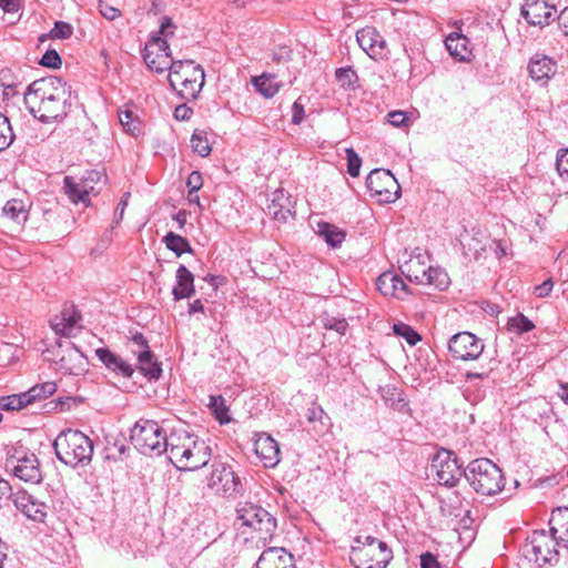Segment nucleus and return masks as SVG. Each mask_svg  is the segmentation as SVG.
Wrapping results in <instances>:
<instances>
[{"mask_svg": "<svg viewBox=\"0 0 568 568\" xmlns=\"http://www.w3.org/2000/svg\"><path fill=\"white\" fill-rule=\"evenodd\" d=\"M71 87L61 78L50 75L30 83L24 93L29 112L43 123L67 116L71 108Z\"/></svg>", "mask_w": 568, "mask_h": 568, "instance_id": "obj_1", "label": "nucleus"}, {"mask_svg": "<svg viewBox=\"0 0 568 568\" xmlns=\"http://www.w3.org/2000/svg\"><path fill=\"white\" fill-rule=\"evenodd\" d=\"M58 459L70 467L88 465L93 455V442L80 430H62L53 443Z\"/></svg>", "mask_w": 568, "mask_h": 568, "instance_id": "obj_2", "label": "nucleus"}, {"mask_svg": "<svg viewBox=\"0 0 568 568\" xmlns=\"http://www.w3.org/2000/svg\"><path fill=\"white\" fill-rule=\"evenodd\" d=\"M464 477L481 496H495L505 487L501 469L488 458L471 460L464 469Z\"/></svg>", "mask_w": 568, "mask_h": 568, "instance_id": "obj_3", "label": "nucleus"}, {"mask_svg": "<svg viewBox=\"0 0 568 568\" xmlns=\"http://www.w3.org/2000/svg\"><path fill=\"white\" fill-rule=\"evenodd\" d=\"M168 80L182 99L190 101L195 100L201 92L205 73L200 64H194L191 60H176Z\"/></svg>", "mask_w": 568, "mask_h": 568, "instance_id": "obj_4", "label": "nucleus"}, {"mask_svg": "<svg viewBox=\"0 0 568 568\" xmlns=\"http://www.w3.org/2000/svg\"><path fill=\"white\" fill-rule=\"evenodd\" d=\"M168 433L155 420L139 419L131 429L130 439L143 455L161 456L165 452Z\"/></svg>", "mask_w": 568, "mask_h": 568, "instance_id": "obj_5", "label": "nucleus"}, {"mask_svg": "<svg viewBox=\"0 0 568 568\" xmlns=\"http://www.w3.org/2000/svg\"><path fill=\"white\" fill-rule=\"evenodd\" d=\"M6 468L14 477L26 483L39 484L42 481V471L37 455L22 445L8 448Z\"/></svg>", "mask_w": 568, "mask_h": 568, "instance_id": "obj_6", "label": "nucleus"}, {"mask_svg": "<svg viewBox=\"0 0 568 568\" xmlns=\"http://www.w3.org/2000/svg\"><path fill=\"white\" fill-rule=\"evenodd\" d=\"M558 544L557 536L536 530L524 547L525 556L540 568L546 565L554 566L559 561Z\"/></svg>", "mask_w": 568, "mask_h": 568, "instance_id": "obj_7", "label": "nucleus"}, {"mask_svg": "<svg viewBox=\"0 0 568 568\" xmlns=\"http://www.w3.org/2000/svg\"><path fill=\"white\" fill-rule=\"evenodd\" d=\"M236 514L241 525L258 532L261 539L272 537L276 529V519L258 505L252 503L239 504Z\"/></svg>", "mask_w": 568, "mask_h": 568, "instance_id": "obj_8", "label": "nucleus"}, {"mask_svg": "<svg viewBox=\"0 0 568 568\" xmlns=\"http://www.w3.org/2000/svg\"><path fill=\"white\" fill-rule=\"evenodd\" d=\"M430 468L438 484L448 488L455 487L464 475L463 466L455 453L445 448H440L434 455Z\"/></svg>", "mask_w": 568, "mask_h": 568, "instance_id": "obj_9", "label": "nucleus"}, {"mask_svg": "<svg viewBox=\"0 0 568 568\" xmlns=\"http://www.w3.org/2000/svg\"><path fill=\"white\" fill-rule=\"evenodd\" d=\"M366 187L379 203H393L400 194V185L389 170L374 169L366 178Z\"/></svg>", "mask_w": 568, "mask_h": 568, "instance_id": "obj_10", "label": "nucleus"}, {"mask_svg": "<svg viewBox=\"0 0 568 568\" xmlns=\"http://www.w3.org/2000/svg\"><path fill=\"white\" fill-rule=\"evenodd\" d=\"M207 486L217 495L226 498H235L243 489L242 483L232 467L221 462L213 463Z\"/></svg>", "mask_w": 568, "mask_h": 568, "instance_id": "obj_11", "label": "nucleus"}, {"mask_svg": "<svg viewBox=\"0 0 568 568\" xmlns=\"http://www.w3.org/2000/svg\"><path fill=\"white\" fill-rule=\"evenodd\" d=\"M103 178H105L103 171L97 169L85 171L79 182L68 175L63 180L64 193L71 202L88 206L90 194L95 192V184L102 182Z\"/></svg>", "mask_w": 568, "mask_h": 568, "instance_id": "obj_12", "label": "nucleus"}, {"mask_svg": "<svg viewBox=\"0 0 568 568\" xmlns=\"http://www.w3.org/2000/svg\"><path fill=\"white\" fill-rule=\"evenodd\" d=\"M393 558L385 542L371 547H352L349 559L356 568H386Z\"/></svg>", "mask_w": 568, "mask_h": 568, "instance_id": "obj_13", "label": "nucleus"}, {"mask_svg": "<svg viewBox=\"0 0 568 568\" xmlns=\"http://www.w3.org/2000/svg\"><path fill=\"white\" fill-rule=\"evenodd\" d=\"M143 59L146 65L156 73H162L166 70L172 72L175 63V60L171 57L166 40L159 36H153L145 44Z\"/></svg>", "mask_w": 568, "mask_h": 568, "instance_id": "obj_14", "label": "nucleus"}, {"mask_svg": "<svg viewBox=\"0 0 568 568\" xmlns=\"http://www.w3.org/2000/svg\"><path fill=\"white\" fill-rule=\"evenodd\" d=\"M484 348V342L470 332H459L448 342V351L455 359L475 361Z\"/></svg>", "mask_w": 568, "mask_h": 568, "instance_id": "obj_15", "label": "nucleus"}, {"mask_svg": "<svg viewBox=\"0 0 568 568\" xmlns=\"http://www.w3.org/2000/svg\"><path fill=\"white\" fill-rule=\"evenodd\" d=\"M181 459H175L173 465L179 470H196L204 467L211 459V448L205 440L197 436L186 445L181 454Z\"/></svg>", "mask_w": 568, "mask_h": 568, "instance_id": "obj_16", "label": "nucleus"}, {"mask_svg": "<svg viewBox=\"0 0 568 568\" xmlns=\"http://www.w3.org/2000/svg\"><path fill=\"white\" fill-rule=\"evenodd\" d=\"M58 359L54 362L55 369L62 374L81 375L88 371V359L84 354L72 343L59 344Z\"/></svg>", "mask_w": 568, "mask_h": 568, "instance_id": "obj_17", "label": "nucleus"}, {"mask_svg": "<svg viewBox=\"0 0 568 568\" xmlns=\"http://www.w3.org/2000/svg\"><path fill=\"white\" fill-rule=\"evenodd\" d=\"M359 47L374 60H387L389 50L383 36L372 27L364 28L356 33Z\"/></svg>", "mask_w": 568, "mask_h": 568, "instance_id": "obj_18", "label": "nucleus"}, {"mask_svg": "<svg viewBox=\"0 0 568 568\" xmlns=\"http://www.w3.org/2000/svg\"><path fill=\"white\" fill-rule=\"evenodd\" d=\"M556 8L546 0L526 1L521 8V16L531 26L544 27L554 19Z\"/></svg>", "mask_w": 568, "mask_h": 568, "instance_id": "obj_19", "label": "nucleus"}, {"mask_svg": "<svg viewBox=\"0 0 568 568\" xmlns=\"http://www.w3.org/2000/svg\"><path fill=\"white\" fill-rule=\"evenodd\" d=\"M527 70L535 82L546 85L557 72V63L544 53H536L529 59Z\"/></svg>", "mask_w": 568, "mask_h": 568, "instance_id": "obj_20", "label": "nucleus"}, {"mask_svg": "<svg viewBox=\"0 0 568 568\" xmlns=\"http://www.w3.org/2000/svg\"><path fill=\"white\" fill-rule=\"evenodd\" d=\"M13 504L18 510L34 521L43 523L47 517L49 507L27 491H18L13 497Z\"/></svg>", "mask_w": 568, "mask_h": 568, "instance_id": "obj_21", "label": "nucleus"}, {"mask_svg": "<svg viewBox=\"0 0 568 568\" xmlns=\"http://www.w3.org/2000/svg\"><path fill=\"white\" fill-rule=\"evenodd\" d=\"M294 204L292 196L283 189H278L272 193L266 212L275 221L286 222L288 217L294 216Z\"/></svg>", "mask_w": 568, "mask_h": 568, "instance_id": "obj_22", "label": "nucleus"}, {"mask_svg": "<svg viewBox=\"0 0 568 568\" xmlns=\"http://www.w3.org/2000/svg\"><path fill=\"white\" fill-rule=\"evenodd\" d=\"M254 452L266 468H273L280 463V447L268 434H260L254 442Z\"/></svg>", "mask_w": 568, "mask_h": 568, "instance_id": "obj_23", "label": "nucleus"}, {"mask_svg": "<svg viewBox=\"0 0 568 568\" xmlns=\"http://www.w3.org/2000/svg\"><path fill=\"white\" fill-rule=\"evenodd\" d=\"M256 568H295L294 557L285 548L270 547L261 554Z\"/></svg>", "mask_w": 568, "mask_h": 568, "instance_id": "obj_24", "label": "nucleus"}, {"mask_svg": "<svg viewBox=\"0 0 568 568\" xmlns=\"http://www.w3.org/2000/svg\"><path fill=\"white\" fill-rule=\"evenodd\" d=\"M195 436V434L190 433L183 427L174 428L168 434L164 453L169 454V459L172 464L175 459L182 460L181 454L183 449L186 448V445L191 444Z\"/></svg>", "mask_w": 568, "mask_h": 568, "instance_id": "obj_25", "label": "nucleus"}, {"mask_svg": "<svg viewBox=\"0 0 568 568\" xmlns=\"http://www.w3.org/2000/svg\"><path fill=\"white\" fill-rule=\"evenodd\" d=\"M97 357L105 365L108 369L115 373L116 375H121L123 377H131L134 373V369L131 364L124 361L122 357L112 353L109 348H98L95 351Z\"/></svg>", "mask_w": 568, "mask_h": 568, "instance_id": "obj_26", "label": "nucleus"}, {"mask_svg": "<svg viewBox=\"0 0 568 568\" xmlns=\"http://www.w3.org/2000/svg\"><path fill=\"white\" fill-rule=\"evenodd\" d=\"M485 240L486 237L480 231L473 230V233H469L467 230H465L464 233L459 235L458 241L463 247L465 256L473 260H478L483 252H485Z\"/></svg>", "mask_w": 568, "mask_h": 568, "instance_id": "obj_27", "label": "nucleus"}, {"mask_svg": "<svg viewBox=\"0 0 568 568\" xmlns=\"http://www.w3.org/2000/svg\"><path fill=\"white\" fill-rule=\"evenodd\" d=\"M377 290L385 296H397L402 297L403 294H407V285L403 278L392 272H385L377 277L376 281Z\"/></svg>", "mask_w": 568, "mask_h": 568, "instance_id": "obj_28", "label": "nucleus"}, {"mask_svg": "<svg viewBox=\"0 0 568 568\" xmlns=\"http://www.w3.org/2000/svg\"><path fill=\"white\" fill-rule=\"evenodd\" d=\"M176 285L172 290V294L175 301L190 298L194 290V276L187 270L186 266L180 265L176 270Z\"/></svg>", "mask_w": 568, "mask_h": 568, "instance_id": "obj_29", "label": "nucleus"}, {"mask_svg": "<svg viewBox=\"0 0 568 568\" xmlns=\"http://www.w3.org/2000/svg\"><path fill=\"white\" fill-rule=\"evenodd\" d=\"M412 276L415 283L434 285L440 291L445 290L449 284L448 274L439 267L429 266L427 270H423L420 274H414Z\"/></svg>", "mask_w": 568, "mask_h": 568, "instance_id": "obj_30", "label": "nucleus"}, {"mask_svg": "<svg viewBox=\"0 0 568 568\" xmlns=\"http://www.w3.org/2000/svg\"><path fill=\"white\" fill-rule=\"evenodd\" d=\"M138 356L139 369L150 381L159 379L162 374L160 363L154 358L151 349L133 351Z\"/></svg>", "mask_w": 568, "mask_h": 568, "instance_id": "obj_31", "label": "nucleus"}, {"mask_svg": "<svg viewBox=\"0 0 568 568\" xmlns=\"http://www.w3.org/2000/svg\"><path fill=\"white\" fill-rule=\"evenodd\" d=\"M80 320L81 315L72 305L70 307H65L61 313V318L52 322L51 326L57 334L70 336Z\"/></svg>", "mask_w": 568, "mask_h": 568, "instance_id": "obj_32", "label": "nucleus"}, {"mask_svg": "<svg viewBox=\"0 0 568 568\" xmlns=\"http://www.w3.org/2000/svg\"><path fill=\"white\" fill-rule=\"evenodd\" d=\"M551 521L555 525L550 527V532L557 536L558 542L568 547V507L558 508L554 511Z\"/></svg>", "mask_w": 568, "mask_h": 568, "instance_id": "obj_33", "label": "nucleus"}, {"mask_svg": "<svg viewBox=\"0 0 568 568\" xmlns=\"http://www.w3.org/2000/svg\"><path fill=\"white\" fill-rule=\"evenodd\" d=\"M317 233L333 248L339 247L346 237L344 231L327 222H320L317 224Z\"/></svg>", "mask_w": 568, "mask_h": 568, "instance_id": "obj_34", "label": "nucleus"}, {"mask_svg": "<svg viewBox=\"0 0 568 568\" xmlns=\"http://www.w3.org/2000/svg\"><path fill=\"white\" fill-rule=\"evenodd\" d=\"M2 212L4 216L11 219L18 225L23 224L28 219V210L22 200H9L4 204Z\"/></svg>", "mask_w": 568, "mask_h": 568, "instance_id": "obj_35", "label": "nucleus"}, {"mask_svg": "<svg viewBox=\"0 0 568 568\" xmlns=\"http://www.w3.org/2000/svg\"><path fill=\"white\" fill-rule=\"evenodd\" d=\"M252 83L255 90L266 99L273 98L280 90V84L275 82V77L272 74L263 73L254 77Z\"/></svg>", "mask_w": 568, "mask_h": 568, "instance_id": "obj_36", "label": "nucleus"}, {"mask_svg": "<svg viewBox=\"0 0 568 568\" xmlns=\"http://www.w3.org/2000/svg\"><path fill=\"white\" fill-rule=\"evenodd\" d=\"M448 52L460 61H465L469 54L467 39L460 34H449L445 40Z\"/></svg>", "mask_w": 568, "mask_h": 568, "instance_id": "obj_37", "label": "nucleus"}, {"mask_svg": "<svg viewBox=\"0 0 568 568\" xmlns=\"http://www.w3.org/2000/svg\"><path fill=\"white\" fill-rule=\"evenodd\" d=\"M57 390V384L54 382H45L42 384H37L31 387L29 390L24 392L26 397L30 404L44 399L51 395H53Z\"/></svg>", "mask_w": 568, "mask_h": 568, "instance_id": "obj_38", "label": "nucleus"}, {"mask_svg": "<svg viewBox=\"0 0 568 568\" xmlns=\"http://www.w3.org/2000/svg\"><path fill=\"white\" fill-rule=\"evenodd\" d=\"M163 242L165 243L166 247L174 252L178 256L182 255L183 253L192 252V246L190 245L189 241L173 232H169L163 237Z\"/></svg>", "mask_w": 568, "mask_h": 568, "instance_id": "obj_39", "label": "nucleus"}, {"mask_svg": "<svg viewBox=\"0 0 568 568\" xmlns=\"http://www.w3.org/2000/svg\"><path fill=\"white\" fill-rule=\"evenodd\" d=\"M192 150L200 156L204 158L211 153V145L206 132L195 130L191 136Z\"/></svg>", "mask_w": 568, "mask_h": 568, "instance_id": "obj_40", "label": "nucleus"}, {"mask_svg": "<svg viewBox=\"0 0 568 568\" xmlns=\"http://www.w3.org/2000/svg\"><path fill=\"white\" fill-rule=\"evenodd\" d=\"M387 405L400 413L408 410V402L397 388H387L383 395Z\"/></svg>", "mask_w": 568, "mask_h": 568, "instance_id": "obj_41", "label": "nucleus"}, {"mask_svg": "<svg viewBox=\"0 0 568 568\" xmlns=\"http://www.w3.org/2000/svg\"><path fill=\"white\" fill-rule=\"evenodd\" d=\"M28 405H30V402H28L24 393L0 398V409L3 410H20Z\"/></svg>", "mask_w": 568, "mask_h": 568, "instance_id": "obj_42", "label": "nucleus"}, {"mask_svg": "<svg viewBox=\"0 0 568 568\" xmlns=\"http://www.w3.org/2000/svg\"><path fill=\"white\" fill-rule=\"evenodd\" d=\"M14 134L8 118L0 112V151L7 150L13 142Z\"/></svg>", "mask_w": 568, "mask_h": 568, "instance_id": "obj_43", "label": "nucleus"}, {"mask_svg": "<svg viewBox=\"0 0 568 568\" xmlns=\"http://www.w3.org/2000/svg\"><path fill=\"white\" fill-rule=\"evenodd\" d=\"M393 332L395 335L403 337L410 346L416 345L422 339L420 335L405 323L394 324Z\"/></svg>", "mask_w": 568, "mask_h": 568, "instance_id": "obj_44", "label": "nucleus"}, {"mask_svg": "<svg viewBox=\"0 0 568 568\" xmlns=\"http://www.w3.org/2000/svg\"><path fill=\"white\" fill-rule=\"evenodd\" d=\"M210 408L213 410L216 419L221 424H226L230 422L229 408L225 405V400L222 396H211L210 397Z\"/></svg>", "mask_w": 568, "mask_h": 568, "instance_id": "obj_45", "label": "nucleus"}, {"mask_svg": "<svg viewBox=\"0 0 568 568\" xmlns=\"http://www.w3.org/2000/svg\"><path fill=\"white\" fill-rule=\"evenodd\" d=\"M508 325L518 334L530 332L535 327L534 323L523 314L509 318Z\"/></svg>", "mask_w": 568, "mask_h": 568, "instance_id": "obj_46", "label": "nucleus"}, {"mask_svg": "<svg viewBox=\"0 0 568 568\" xmlns=\"http://www.w3.org/2000/svg\"><path fill=\"white\" fill-rule=\"evenodd\" d=\"M346 153V160H347V173L356 178L359 175V169L362 165V159L358 156V154L355 152L353 148H347L345 150Z\"/></svg>", "mask_w": 568, "mask_h": 568, "instance_id": "obj_47", "label": "nucleus"}, {"mask_svg": "<svg viewBox=\"0 0 568 568\" xmlns=\"http://www.w3.org/2000/svg\"><path fill=\"white\" fill-rule=\"evenodd\" d=\"M335 77L343 88H353V84L357 80V74L352 68L337 69Z\"/></svg>", "mask_w": 568, "mask_h": 568, "instance_id": "obj_48", "label": "nucleus"}, {"mask_svg": "<svg viewBox=\"0 0 568 568\" xmlns=\"http://www.w3.org/2000/svg\"><path fill=\"white\" fill-rule=\"evenodd\" d=\"M72 33L73 27L70 23L64 21H57L48 37L51 39H69Z\"/></svg>", "mask_w": 568, "mask_h": 568, "instance_id": "obj_49", "label": "nucleus"}, {"mask_svg": "<svg viewBox=\"0 0 568 568\" xmlns=\"http://www.w3.org/2000/svg\"><path fill=\"white\" fill-rule=\"evenodd\" d=\"M323 325L326 329H334L339 334H345L348 323L345 318H337L333 316H325L323 318Z\"/></svg>", "mask_w": 568, "mask_h": 568, "instance_id": "obj_50", "label": "nucleus"}, {"mask_svg": "<svg viewBox=\"0 0 568 568\" xmlns=\"http://www.w3.org/2000/svg\"><path fill=\"white\" fill-rule=\"evenodd\" d=\"M39 63L43 67L58 69L61 65V58L55 50H47Z\"/></svg>", "mask_w": 568, "mask_h": 568, "instance_id": "obj_51", "label": "nucleus"}, {"mask_svg": "<svg viewBox=\"0 0 568 568\" xmlns=\"http://www.w3.org/2000/svg\"><path fill=\"white\" fill-rule=\"evenodd\" d=\"M119 121L126 132H132L138 129L133 121V112L131 110H120Z\"/></svg>", "mask_w": 568, "mask_h": 568, "instance_id": "obj_52", "label": "nucleus"}, {"mask_svg": "<svg viewBox=\"0 0 568 568\" xmlns=\"http://www.w3.org/2000/svg\"><path fill=\"white\" fill-rule=\"evenodd\" d=\"M203 185V178L199 171H192L186 180L190 195L196 193Z\"/></svg>", "mask_w": 568, "mask_h": 568, "instance_id": "obj_53", "label": "nucleus"}, {"mask_svg": "<svg viewBox=\"0 0 568 568\" xmlns=\"http://www.w3.org/2000/svg\"><path fill=\"white\" fill-rule=\"evenodd\" d=\"M556 169L561 178L568 179V149L558 153Z\"/></svg>", "mask_w": 568, "mask_h": 568, "instance_id": "obj_54", "label": "nucleus"}, {"mask_svg": "<svg viewBox=\"0 0 568 568\" xmlns=\"http://www.w3.org/2000/svg\"><path fill=\"white\" fill-rule=\"evenodd\" d=\"M387 118L388 122L395 128L405 126L408 122L407 113L404 111H390Z\"/></svg>", "mask_w": 568, "mask_h": 568, "instance_id": "obj_55", "label": "nucleus"}, {"mask_svg": "<svg viewBox=\"0 0 568 568\" xmlns=\"http://www.w3.org/2000/svg\"><path fill=\"white\" fill-rule=\"evenodd\" d=\"M99 11L108 20H114L121 16V11L118 8L110 6L102 0L99 1Z\"/></svg>", "mask_w": 568, "mask_h": 568, "instance_id": "obj_56", "label": "nucleus"}, {"mask_svg": "<svg viewBox=\"0 0 568 568\" xmlns=\"http://www.w3.org/2000/svg\"><path fill=\"white\" fill-rule=\"evenodd\" d=\"M422 266L423 263L420 262L419 257L410 260L408 263L404 265V273H406V276L410 282H414V277L412 275L422 273V271L424 270Z\"/></svg>", "mask_w": 568, "mask_h": 568, "instance_id": "obj_57", "label": "nucleus"}, {"mask_svg": "<svg viewBox=\"0 0 568 568\" xmlns=\"http://www.w3.org/2000/svg\"><path fill=\"white\" fill-rule=\"evenodd\" d=\"M129 197L130 193H124L114 211L113 223L115 225L119 224L123 219L124 211L128 206Z\"/></svg>", "mask_w": 568, "mask_h": 568, "instance_id": "obj_58", "label": "nucleus"}, {"mask_svg": "<svg viewBox=\"0 0 568 568\" xmlns=\"http://www.w3.org/2000/svg\"><path fill=\"white\" fill-rule=\"evenodd\" d=\"M552 287H554V282L551 281V278H548L545 282H542L541 284L536 285L534 288V293L537 297H541V298L547 297L550 294V292L552 291Z\"/></svg>", "mask_w": 568, "mask_h": 568, "instance_id": "obj_59", "label": "nucleus"}, {"mask_svg": "<svg viewBox=\"0 0 568 568\" xmlns=\"http://www.w3.org/2000/svg\"><path fill=\"white\" fill-rule=\"evenodd\" d=\"M325 416V412L324 409L321 407V406H317L315 404H313L308 409H307V420L310 423H314V422H321L322 423V419L323 417Z\"/></svg>", "mask_w": 568, "mask_h": 568, "instance_id": "obj_60", "label": "nucleus"}, {"mask_svg": "<svg viewBox=\"0 0 568 568\" xmlns=\"http://www.w3.org/2000/svg\"><path fill=\"white\" fill-rule=\"evenodd\" d=\"M420 568H440V565L432 552H425L420 555Z\"/></svg>", "mask_w": 568, "mask_h": 568, "instance_id": "obj_61", "label": "nucleus"}, {"mask_svg": "<svg viewBox=\"0 0 568 568\" xmlns=\"http://www.w3.org/2000/svg\"><path fill=\"white\" fill-rule=\"evenodd\" d=\"M304 106L295 101L292 105V123L300 124L304 120Z\"/></svg>", "mask_w": 568, "mask_h": 568, "instance_id": "obj_62", "label": "nucleus"}, {"mask_svg": "<svg viewBox=\"0 0 568 568\" xmlns=\"http://www.w3.org/2000/svg\"><path fill=\"white\" fill-rule=\"evenodd\" d=\"M131 342L136 346L134 351L150 349L148 339L142 333H135L131 337Z\"/></svg>", "mask_w": 568, "mask_h": 568, "instance_id": "obj_63", "label": "nucleus"}, {"mask_svg": "<svg viewBox=\"0 0 568 568\" xmlns=\"http://www.w3.org/2000/svg\"><path fill=\"white\" fill-rule=\"evenodd\" d=\"M558 24L562 33L568 37V7H566L558 16Z\"/></svg>", "mask_w": 568, "mask_h": 568, "instance_id": "obj_64", "label": "nucleus"}]
</instances>
